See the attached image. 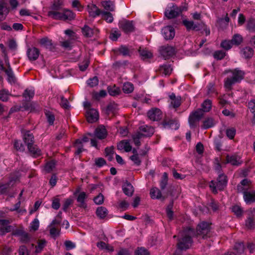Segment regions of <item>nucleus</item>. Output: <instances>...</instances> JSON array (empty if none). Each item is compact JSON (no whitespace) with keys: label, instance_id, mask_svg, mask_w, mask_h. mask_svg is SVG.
<instances>
[{"label":"nucleus","instance_id":"obj_1","mask_svg":"<svg viewBox=\"0 0 255 255\" xmlns=\"http://www.w3.org/2000/svg\"><path fill=\"white\" fill-rule=\"evenodd\" d=\"M211 224L203 221L198 224L196 230L191 227L188 228V233L192 237L198 238L201 236L202 239H205L211 236Z\"/></svg>","mask_w":255,"mask_h":255},{"label":"nucleus","instance_id":"obj_2","mask_svg":"<svg viewBox=\"0 0 255 255\" xmlns=\"http://www.w3.org/2000/svg\"><path fill=\"white\" fill-rule=\"evenodd\" d=\"M228 179V177L224 173L218 174L216 181L211 180L209 182V186L212 192L216 194L218 190L223 191L227 187Z\"/></svg>","mask_w":255,"mask_h":255},{"label":"nucleus","instance_id":"obj_3","mask_svg":"<svg viewBox=\"0 0 255 255\" xmlns=\"http://www.w3.org/2000/svg\"><path fill=\"white\" fill-rule=\"evenodd\" d=\"M47 16L55 20L71 21L75 19V14L71 10L64 9L62 12L58 11L49 10L47 12Z\"/></svg>","mask_w":255,"mask_h":255},{"label":"nucleus","instance_id":"obj_4","mask_svg":"<svg viewBox=\"0 0 255 255\" xmlns=\"http://www.w3.org/2000/svg\"><path fill=\"white\" fill-rule=\"evenodd\" d=\"M192 236L188 233V228L184 235L177 240V248L179 251H186L192 246L193 243Z\"/></svg>","mask_w":255,"mask_h":255},{"label":"nucleus","instance_id":"obj_5","mask_svg":"<svg viewBox=\"0 0 255 255\" xmlns=\"http://www.w3.org/2000/svg\"><path fill=\"white\" fill-rule=\"evenodd\" d=\"M233 75L232 77L227 78L225 80V87L227 89H230L232 86L235 83L239 82L244 79L245 73L244 71L239 70L238 68L233 70H230Z\"/></svg>","mask_w":255,"mask_h":255},{"label":"nucleus","instance_id":"obj_6","mask_svg":"<svg viewBox=\"0 0 255 255\" xmlns=\"http://www.w3.org/2000/svg\"><path fill=\"white\" fill-rule=\"evenodd\" d=\"M203 116L204 113L201 109H197L196 111L192 112L188 118L190 127L191 128H196Z\"/></svg>","mask_w":255,"mask_h":255},{"label":"nucleus","instance_id":"obj_7","mask_svg":"<svg viewBox=\"0 0 255 255\" xmlns=\"http://www.w3.org/2000/svg\"><path fill=\"white\" fill-rule=\"evenodd\" d=\"M182 24L186 28L187 31L190 30L199 31L203 27V23H195L192 20L184 19L182 21Z\"/></svg>","mask_w":255,"mask_h":255},{"label":"nucleus","instance_id":"obj_8","mask_svg":"<svg viewBox=\"0 0 255 255\" xmlns=\"http://www.w3.org/2000/svg\"><path fill=\"white\" fill-rule=\"evenodd\" d=\"M178 5L176 4H172V6L168 7L165 11L164 15L168 19H173L179 16L178 11Z\"/></svg>","mask_w":255,"mask_h":255},{"label":"nucleus","instance_id":"obj_9","mask_svg":"<svg viewBox=\"0 0 255 255\" xmlns=\"http://www.w3.org/2000/svg\"><path fill=\"white\" fill-rule=\"evenodd\" d=\"M119 27L126 33L132 32L135 30V27L132 21L125 20L120 21L119 23Z\"/></svg>","mask_w":255,"mask_h":255},{"label":"nucleus","instance_id":"obj_10","mask_svg":"<svg viewBox=\"0 0 255 255\" xmlns=\"http://www.w3.org/2000/svg\"><path fill=\"white\" fill-rule=\"evenodd\" d=\"M160 53L165 59H169L175 54L174 48L170 46H162L160 48Z\"/></svg>","mask_w":255,"mask_h":255},{"label":"nucleus","instance_id":"obj_11","mask_svg":"<svg viewBox=\"0 0 255 255\" xmlns=\"http://www.w3.org/2000/svg\"><path fill=\"white\" fill-rule=\"evenodd\" d=\"M22 133L23 141L27 147L33 144L34 143V138L33 133L30 130L25 129L22 131Z\"/></svg>","mask_w":255,"mask_h":255},{"label":"nucleus","instance_id":"obj_12","mask_svg":"<svg viewBox=\"0 0 255 255\" xmlns=\"http://www.w3.org/2000/svg\"><path fill=\"white\" fill-rule=\"evenodd\" d=\"M243 163V161L241 160V157L236 154L229 155L227 154L226 156V160L223 163L227 164L230 163L232 165L238 166Z\"/></svg>","mask_w":255,"mask_h":255},{"label":"nucleus","instance_id":"obj_13","mask_svg":"<svg viewBox=\"0 0 255 255\" xmlns=\"http://www.w3.org/2000/svg\"><path fill=\"white\" fill-rule=\"evenodd\" d=\"M99 113L94 109H89L86 112V119L88 123H94L99 120Z\"/></svg>","mask_w":255,"mask_h":255},{"label":"nucleus","instance_id":"obj_14","mask_svg":"<svg viewBox=\"0 0 255 255\" xmlns=\"http://www.w3.org/2000/svg\"><path fill=\"white\" fill-rule=\"evenodd\" d=\"M147 116L151 120L158 121L162 118V112L158 108H153L148 111Z\"/></svg>","mask_w":255,"mask_h":255},{"label":"nucleus","instance_id":"obj_15","mask_svg":"<svg viewBox=\"0 0 255 255\" xmlns=\"http://www.w3.org/2000/svg\"><path fill=\"white\" fill-rule=\"evenodd\" d=\"M108 132L103 125L99 126L95 130L94 136L99 139H104L107 137Z\"/></svg>","mask_w":255,"mask_h":255},{"label":"nucleus","instance_id":"obj_16","mask_svg":"<svg viewBox=\"0 0 255 255\" xmlns=\"http://www.w3.org/2000/svg\"><path fill=\"white\" fill-rule=\"evenodd\" d=\"M162 34L166 40H170L175 36L174 28L170 25L165 26L162 29Z\"/></svg>","mask_w":255,"mask_h":255},{"label":"nucleus","instance_id":"obj_17","mask_svg":"<svg viewBox=\"0 0 255 255\" xmlns=\"http://www.w3.org/2000/svg\"><path fill=\"white\" fill-rule=\"evenodd\" d=\"M255 213V208L251 209L245 221V225L249 229H253L255 228V217L254 213Z\"/></svg>","mask_w":255,"mask_h":255},{"label":"nucleus","instance_id":"obj_18","mask_svg":"<svg viewBox=\"0 0 255 255\" xmlns=\"http://www.w3.org/2000/svg\"><path fill=\"white\" fill-rule=\"evenodd\" d=\"M115 52H119V54L123 56H131L133 53V49L125 45H121L117 49L114 50Z\"/></svg>","mask_w":255,"mask_h":255},{"label":"nucleus","instance_id":"obj_19","mask_svg":"<svg viewBox=\"0 0 255 255\" xmlns=\"http://www.w3.org/2000/svg\"><path fill=\"white\" fill-rule=\"evenodd\" d=\"M40 51L36 47L28 48L27 50V55L30 61H35L39 57Z\"/></svg>","mask_w":255,"mask_h":255},{"label":"nucleus","instance_id":"obj_20","mask_svg":"<svg viewBox=\"0 0 255 255\" xmlns=\"http://www.w3.org/2000/svg\"><path fill=\"white\" fill-rule=\"evenodd\" d=\"M139 129L141 131L144 132H138L139 135H141L142 137H150L154 132V129L152 127L147 126H141L139 128Z\"/></svg>","mask_w":255,"mask_h":255},{"label":"nucleus","instance_id":"obj_21","mask_svg":"<svg viewBox=\"0 0 255 255\" xmlns=\"http://www.w3.org/2000/svg\"><path fill=\"white\" fill-rule=\"evenodd\" d=\"M150 195L152 199H161L162 201L166 198V196H162L161 192L157 187H153L150 189Z\"/></svg>","mask_w":255,"mask_h":255},{"label":"nucleus","instance_id":"obj_22","mask_svg":"<svg viewBox=\"0 0 255 255\" xmlns=\"http://www.w3.org/2000/svg\"><path fill=\"white\" fill-rule=\"evenodd\" d=\"M122 189L125 193L128 196L130 197L133 195L134 189L131 184L126 181L122 186Z\"/></svg>","mask_w":255,"mask_h":255},{"label":"nucleus","instance_id":"obj_23","mask_svg":"<svg viewBox=\"0 0 255 255\" xmlns=\"http://www.w3.org/2000/svg\"><path fill=\"white\" fill-rule=\"evenodd\" d=\"M28 151L31 156L34 158H37L40 155H41V151L38 147L37 145L36 144H33L30 145V146L27 147Z\"/></svg>","mask_w":255,"mask_h":255},{"label":"nucleus","instance_id":"obj_24","mask_svg":"<svg viewBox=\"0 0 255 255\" xmlns=\"http://www.w3.org/2000/svg\"><path fill=\"white\" fill-rule=\"evenodd\" d=\"M39 43L41 46L48 49L50 50H52L54 48L52 42V40L49 39L47 37H44L40 39Z\"/></svg>","mask_w":255,"mask_h":255},{"label":"nucleus","instance_id":"obj_25","mask_svg":"<svg viewBox=\"0 0 255 255\" xmlns=\"http://www.w3.org/2000/svg\"><path fill=\"white\" fill-rule=\"evenodd\" d=\"M88 11L90 16L93 17L100 15L102 11L95 4H93L88 5Z\"/></svg>","mask_w":255,"mask_h":255},{"label":"nucleus","instance_id":"obj_26","mask_svg":"<svg viewBox=\"0 0 255 255\" xmlns=\"http://www.w3.org/2000/svg\"><path fill=\"white\" fill-rule=\"evenodd\" d=\"M98 32V29H92L87 25H85L82 28V32L86 37H91L94 35L95 32Z\"/></svg>","mask_w":255,"mask_h":255},{"label":"nucleus","instance_id":"obj_27","mask_svg":"<svg viewBox=\"0 0 255 255\" xmlns=\"http://www.w3.org/2000/svg\"><path fill=\"white\" fill-rule=\"evenodd\" d=\"M161 125L162 126L163 128H172L174 125H175V127L174 128L175 129H178L179 127V125L176 122L175 120L173 119H170L168 121L164 119L161 123Z\"/></svg>","mask_w":255,"mask_h":255},{"label":"nucleus","instance_id":"obj_28","mask_svg":"<svg viewBox=\"0 0 255 255\" xmlns=\"http://www.w3.org/2000/svg\"><path fill=\"white\" fill-rule=\"evenodd\" d=\"M87 197L88 196L85 192H81L77 198V201L79 203V204L78 205V206L84 209L86 208L87 205L85 201V200L87 198Z\"/></svg>","mask_w":255,"mask_h":255},{"label":"nucleus","instance_id":"obj_29","mask_svg":"<svg viewBox=\"0 0 255 255\" xmlns=\"http://www.w3.org/2000/svg\"><path fill=\"white\" fill-rule=\"evenodd\" d=\"M117 149L118 150L124 149L126 152H129L131 150L132 147L128 140H123L117 144Z\"/></svg>","mask_w":255,"mask_h":255},{"label":"nucleus","instance_id":"obj_30","mask_svg":"<svg viewBox=\"0 0 255 255\" xmlns=\"http://www.w3.org/2000/svg\"><path fill=\"white\" fill-rule=\"evenodd\" d=\"M244 198L247 204H250L255 202V191L253 192L244 191Z\"/></svg>","mask_w":255,"mask_h":255},{"label":"nucleus","instance_id":"obj_31","mask_svg":"<svg viewBox=\"0 0 255 255\" xmlns=\"http://www.w3.org/2000/svg\"><path fill=\"white\" fill-rule=\"evenodd\" d=\"M107 91L111 96H117L121 93L120 88L116 86V85L109 86L107 87Z\"/></svg>","mask_w":255,"mask_h":255},{"label":"nucleus","instance_id":"obj_32","mask_svg":"<svg viewBox=\"0 0 255 255\" xmlns=\"http://www.w3.org/2000/svg\"><path fill=\"white\" fill-rule=\"evenodd\" d=\"M241 53L245 58L250 59L254 55V50L252 48L247 46L242 49Z\"/></svg>","mask_w":255,"mask_h":255},{"label":"nucleus","instance_id":"obj_33","mask_svg":"<svg viewBox=\"0 0 255 255\" xmlns=\"http://www.w3.org/2000/svg\"><path fill=\"white\" fill-rule=\"evenodd\" d=\"M138 52L141 58L143 60L151 59L153 57L152 53L146 49H141L140 47L138 49Z\"/></svg>","mask_w":255,"mask_h":255},{"label":"nucleus","instance_id":"obj_34","mask_svg":"<svg viewBox=\"0 0 255 255\" xmlns=\"http://www.w3.org/2000/svg\"><path fill=\"white\" fill-rule=\"evenodd\" d=\"M101 4L104 9L106 10L110 11H113L115 10V5L114 1L111 0L102 1Z\"/></svg>","mask_w":255,"mask_h":255},{"label":"nucleus","instance_id":"obj_35","mask_svg":"<svg viewBox=\"0 0 255 255\" xmlns=\"http://www.w3.org/2000/svg\"><path fill=\"white\" fill-rule=\"evenodd\" d=\"M246 28L250 32H255V18L250 17L247 21Z\"/></svg>","mask_w":255,"mask_h":255},{"label":"nucleus","instance_id":"obj_36","mask_svg":"<svg viewBox=\"0 0 255 255\" xmlns=\"http://www.w3.org/2000/svg\"><path fill=\"white\" fill-rule=\"evenodd\" d=\"M96 213L98 217L103 219L107 216L108 211L106 208L101 206L97 208Z\"/></svg>","mask_w":255,"mask_h":255},{"label":"nucleus","instance_id":"obj_37","mask_svg":"<svg viewBox=\"0 0 255 255\" xmlns=\"http://www.w3.org/2000/svg\"><path fill=\"white\" fill-rule=\"evenodd\" d=\"M172 69L170 65L164 64L161 65L159 68V71L160 73L165 75H169L171 73Z\"/></svg>","mask_w":255,"mask_h":255},{"label":"nucleus","instance_id":"obj_38","mask_svg":"<svg viewBox=\"0 0 255 255\" xmlns=\"http://www.w3.org/2000/svg\"><path fill=\"white\" fill-rule=\"evenodd\" d=\"M215 124L214 119L212 118H207L204 121L202 128L208 129L213 127Z\"/></svg>","mask_w":255,"mask_h":255},{"label":"nucleus","instance_id":"obj_39","mask_svg":"<svg viewBox=\"0 0 255 255\" xmlns=\"http://www.w3.org/2000/svg\"><path fill=\"white\" fill-rule=\"evenodd\" d=\"M63 5V3L61 0H54L50 8L51 9V10L58 11L61 9Z\"/></svg>","mask_w":255,"mask_h":255},{"label":"nucleus","instance_id":"obj_40","mask_svg":"<svg viewBox=\"0 0 255 255\" xmlns=\"http://www.w3.org/2000/svg\"><path fill=\"white\" fill-rule=\"evenodd\" d=\"M245 249V246L243 242L236 243L234 247V250L236 251L238 255H241L244 253Z\"/></svg>","mask_w":255,"mask_h":255},{"label":"nucleus","instance_id":"obj_41","mask_svg":"<svg viewBox=\"0 0 255 255\" xmlns=\"http://www.w3.org/2000/svg\"><path fill=\"white\" fill-rule=\"evenodd\" d=\"M101 14L102 18L107 22L112 23L114 20L113 14L110 11L102 10Z\"/></svg>","mask_w":255,"mask_h":255},{"label":"nucleus","instance_id":"obj_42","mask_svg":"<svg viewBox=\"0 0 255 255\" xmlns=\"http://www.w3.org/2000/svg\"><path fill=\"white\" fill-rule=\"evenodd\" d=\"M168 174L164 172L160 181V187L161 190H163L166 187L168 183Z\"/></svg>","mask_w":255,"mask_h":255},{"label":"nucleus","instance_id":"obj_43","mask_svg":"<svg viewBox=\"0 0 255 255\" xmlns=\"http://www.w3.org/2000/svg\"><path fill=\"white\" fill-rule=\"evenodd\" d=\"M203 113L209 112L212 107V101L210 100L207 99L204 101L201 105Z\"/></svg>","mask_w":255,"mask_h":255},{"label":"nucleus","instance_id":"obj_44","mask_svg":"<svg viewBox=\"0 0 255 255\" xmlns=\"http://www.w3.org/2000/svg\"><path fill=\"white\" fill-rule=\"evenodd\" d=\"M5 74L7 76V82L10 84H15L16 83L17 79L15 76L12 70L10 71H5Z\"/></svg>","mask_w":255,"mask_h":255},{"label":"nucleus","instance_id":"obj_45","mask_svg":"<svg viewBox=\"0 0 255 255\" xmlns=\"http://www.w3.org/2000/svg\"><path fill=\"white\" fill-rule=\"evenodd\" d=\"M243 38L239 34H234L231 40L233 45H239L243 42Z\"/></svg>","mask_w":255,"mask_h":255},{"label":"nucleus","instance_id":"obj_46","mask_svg":"<svg viewBox=\"0 0 255 255\" xmlns=\"http://www.w3.org/2000/svg\"><path fill=\"white\" fill-rule=\"evenodd\" d=\"M173 206V201H171L166 208L167 216L170 220H172L173 219V211L172 210Z\"/></svg>","mask_w":255,"mask_h":255},{"label":"nucleus","instance_id":"obj_47","mask_svg":"<svg viewBox=\"0 0 255 255\" xmlns=\"http://www.w3.org/2000/svg\"><path fill=\"white\" fill-rule=\"evenodd\" d=\"M232 211L238 218L241 217L243 215V210L238 205H234L232 207Z\"/></svg>","mask_w":255,"mask_h":255},{"label":"nucleus","instance_id":"obj_48","mask_svg":"<svg viewBox=\"0 0 255 255\" xmlns=\"http://www.w3.org/2000/svg\"><path fill=\"white\" fill-rule=\"evenodd\" d=\"M121 35L120 32L118 29H113L110 33L109 38L114 41H116Z\"/></svg>","mask_w":255,"mask_h":255},{"label":"nucleus","instance_id":"obj_49","mask_svg":"<svg viewBox=\"0 0 255 255\" xmlns=\"http://www.w3.org/2000/svg\"><path fill=\"white\" fill-rule=\"evenodd\" d=\"M34 91L32 90H29L28 89H26L24 90V92L22 94V96L26 100H29L30 101L34 96Z\"/></svg>","mask_w":255,"mask_h":255},{"label":"nucleus","instance_id":"obj_50","mask_svg":"<svg viewBox=\"0 0 255 255\" xmlns=\"http://www.w3.org/2000/svg\"><path fill=\"white\" fill-rule=\"evenodd\" d=\"M133 84L129 82L125 83L123 87V90L125 93H130L133 91Z\"/></svg>","mask_w":255,"mask_h":255},{"label":"nucleus","instance_id":"obj_51","mask_svg":"<svg viewBox=\"0 0 255 255\" xmlns=\"http://www.w3.org/2000/svg\"><path fill=\"white\" fill-rule=\"evenodd\" d=\"M118 105L115 102L109 103L106 108V113L109 115L111 113H114L117 109Z\"/></svg>","mask_w":255,"mask_h":255},{"label":"nucleus","instance_id":"obj_52","mask_svg":"<svg viewBox=\"0 0 255 255\" xmlns=\"http://www.w3.org/2000/svg\"><path fill=\"white\" fill-rule=\"evenodd\" d=\"M46 241L45 240L43 239L39 240L38 242V246L35 247L36 249L35 253L36 254L40 253L46 246Z\"/></svg>","mask_w":255,"mask_h":255},{"label":"nucleus","instance_id":"obj_53","mask_svg":"<svg viewBox=\"0 0 255 255\" xmlns=\"http://www.w3.org/2000/svg\"><path fill=\"white\" fill-rule=\"evenodd\" d=\"M9 9L6 6V3L4 1H0V15H2L5 13L8 14Z\"/></svg>","mask_w":255,"mask_h":255},{"label":"nucleus","instance_id":"obj_54","mask_svg":"<svg viewBox=\"0 0 255 255\" xmlns=\"http://www.w3.org/2000/svg\"><path fill=\"white\" fill-rule=\"evenodd\" d=\"M14 147L17 151H24L25 150L24 145L20 140L15 139L14 141Z\"/></svg>","mask_w":255,"mask_h":255},{"label":"nucleus","instance_id":"obj_55","mask_svg":"<svg viewBox=\"0 0 255 255\" xmlns=\"http://www.w3.org/2000/svg\"><path fill=\"white\" fill-rule=\"evenodd\" d=\"M56 162L54 160H51L46 163L45 165L44 169L47 173L51 172L55 167Z\"/></svg>","mask_w":255,"mask_h":255},{"label":"nucleus","instance_id":"obj_56","mask_svg":"<svg viewBox=\"0 0 255 255\" xmlns=\"http://www.w3.org/2000/svg\"><path fill=\"white\" fill-rule=\"evenodd\" d=\"M10 95L9 92L5 89L0 91V100L3 102H6L8 100V96Z\"/></svg>","mask_w":255,"mask_h":255},{"label":"nucleus","instance_id":"obj_57","mask_svg":"<svg viewBox=\"0 0 255 255\" xmlns=\"http://www.w3.org/2000/svg\"><path fill=\"white\" fill-rule=\"evenodd\" d=\"M87 84L90 87H94L96 86H97L99 83V80L97 76H95L93 77L92 78H90L88 79L87 81Z\"/></svg>","mask_w":255,"mask_h":255},{"label":"nucleus","instance_id":"obj_58","mask_svg":"<svg viewBox=\"0 0 255 255\" xmlns=\"http://www.w3.org/2000/svg\"><path fill=\"white\" fill-rule=\"evenodd\" d=\"M134 255H149V253L144 248H138L134 252Z\"/></svg>","mask_w":255,"mask_h":255},{"label":"nucleus","instance_id":"obj_59","mask_svg":"<svg viewBox=\"0 0 255 255\" xmlns=\"http://www.w3.org/2000/svg\"><path fill=\"white\" fill-rule=\"evenodd\" d=\"M47 122L50 125H53L55 120L54 115L50 112L47 111L45 113Z\"/></svg>","mask_w":255,"mask_h":255},{"label":"nucleus","instance_id":"obj_60","mask_svg":"<svg viewBox=\"0 0 255 255\" xmlns=\"http://www.w3.org/2000/svg\"><path fill=\"white\" fill-rule=\"evenodd\" d=\"M226 55V53L222 50H218L215 52L214 54V58L217 60L223 59Z\"/></svg>","mask_w":255,"mask_h":255},{"label":"nucleus","instance_id":"obj_61","mask_svg":"<svg viewBox=\"0 0 255 255\" xmlns=\"http://www.w3.org/2000/svg\"><path fill=\"white\" fill-rule=\"evenodd\" d=\"M233 44L231 40H224L221 43V46L226 50L231 48Z\"/></svg>","mask_w":255,"mask_h":255},{"label":"nucleus","instance_id":"obj_62","mask_svg":"<svg viewBox=\"0 0 255 255\" xmlns=\"http://www.w3.org/2000/svg\"><path fill=\"white\" fill-rule=\"evenodd\" d=\"M93 200L96 204L101 205L104 202V197L102 193H99L98 195L94 198Z\"/></svg>","mask_w":255,"mask_h":255},{"label":"nucleus","instance_id":"obj_63","mask_svg":"<svg viewBox=\"0 0 255 255\" xmlns=\"http://www.w3.org/2000/svg\"><path fill=\"white\" fill-rule=\"evenodd\" d=\"M107 163L105 159L102 157H99L95 159V165L98 167H101Z\"/></svg>","mask_w":255,"mask_h":255},{"label":"nucleus","instance_id":"obj_64","mask_svg":"<svg viewBox=\"0 0 255 255\" xmlns=\"http://www.w3.org/2000/svg\"><path fill=\"white\" fill-rule=\"evenodd\" d=\"M19 255H29L30 251L25 245L20 246L19 248Z\"/></svg>","mask_w":255,"mask_h":255}]
</instances>
